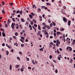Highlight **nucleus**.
I'll return each mask as SVG.
<instances>
[{"mask_svg": "<svg viewBox=\"0 0 75 75\" xmlns=\"http://www.w3.org/2000/svg\"><path fill=\"white\" fill-rule=\"evenodd\" d=\"M67 48H69V50L70 51H72V48L71 47H67Z\"/></svg>", "mask_w": 75, "mask_h": 75, "instance_id": "obj_4", "label": "nucleus"}, {"mask_svg": "<svg viewBox=\"0 0 75 75\" xmlns=\"http://www.w3.org/2000/svg\"><path fill=\"white\" fill-rule=\"evenodd\" d=\"M32 62L34 65H35V62H34V60H32Z\"/></svg>", "mask_w": 75, "mask_h": 75, "instance_id": "obj_20", "label": "nucleus"}, {"mask_svg": "<svg viewBox=\"0 0 75 75\" xmlns=\"http://www.w3.org/2000/svg\"><path fill=\"white\" fill-rule=\"evenodd\" d=\"M22 33H25V32L24 30H22Z\"/></svg>", "mask_w": 75, "mask_h": 75, "instance_id": "obj_57", "label": "nucleus"}, {"mask_svg": "<svg viewBox=\"0 0 75 75\" xmlns=\"http://www.w3.org/2000/svg\"><path fill=\"white\" fill-rule=\"evenodd\" d=\"M12 65L11 64L10 65V71H11V70L12 69Z\"/></svg>", "mask_w": 75, "mask_h": 75, "instance_id": "obj_10", "label": "nucleus"}, {"mask_svg": "<svg viewBox=\"0 0 75 75\" xmlns=\"http://www.w3.org/2000/svg\"><path fill=\"white\" fill-rule=\"evenodd\" d=\"M20 13V11L19 10H18L16 12V13Z\"/></svg>", "mask_w": 75, "mask_h": 75, "instance_id": "obj_46", "label": "nucleus"}, {"mask_svg": "<svg viewBox=\"0 0 75 75\" xmlns=\"http://www.w3.org/2000/svg\"><path fill=\"white\" fill-rule=\"evenodd\" d=\"M43 30H46V28H45V27H43Z\"/></svg>", "mask_w": 75, "mask_h": 75, "instance_id": "obj_64", "label": "nucleus"}, {"mask_svg": "<svg viewBox=\"0 0 75 75\" xmlns=\"http://www.w3.org/2000/svg\"><path fill=\"white\" fill-rule=\"evenodd\" d=\"M2 46L3 47H4V46H5V44H4V43H3L2 45Z\"/></svg>", "mask_w": 75, "mask_h": 75, "instance_id": "obj_61", "label": "nucleus"}, {"mask_svg": "<svg viewBox=\"0 0 75 75\" xmlns=\"http://www.w3.org/2000/svg\"><path fill=\"white\" fill-rule=\"evenodd\" d=\"M2 13H4V14H5V13H6V12H5L4 11V10H3L2 11Z\"/></svg>", "mask_w": 75, "mask_h": 75, "instance_id": "obj_31", "label": "nucleus"}, {"mask_svg": "<svg viewBox=\"0 0 75 75\" xmlns=\"http://www.w3.org/2000/svg\"><path fill=\"white\" fill-rule=\"evenodd\" d=\"M1 31H3V32H4L5 31H4V29H2V28H1Z\"/></svg>", "mask_w": 75, "mask_h": 75, "instance_id": "obj_35", "label": "nucleus"}, {"mask_svg": "<svg viewBox=\"0 0 75 75\" xmlns=\"http://www.w3.org/2000/svg\"><path fill=\"white\" fill-rule=\"evenodd\" d=\"M63 38H65V34H63V36H62Z\"/></svg>", "mask_w": 75, "mask_h": 75, "instance_id": "obj_42", "label": "nucleus"}, {"mask_svg": "<svg viewBox=\"0 0 75 75\" xmlns=\"http://www.w3.org/2000/svg\"><path fill=\"white\" fill-rule=\"evenodd\" d=\"M60 34H61V32H57L56 33L57 35H59Z\"/></svg>", "mask_w": 75, "mask_h": 75, "instance_id": "obj_11", "label": "nucleus"}, {"mask_svg": "<svg viewBox=\"0 0 75 75\" xmlns=\"http://www.w3.org/2000/svg\"><path fill=\"white\" fill-rule=\"evenodd\" d=\"M47 28H48V29H50V28H51V27H50V26H48L47 25Z\"/></svg>", "mask_w": 75, "mask_h": 75, "instance_id": "obj_28", "label": "nucleus"}, {"mask_svg": "<svg viewBox=\"0 0 75 75\" xmlns=\"http://www.w3.org/2000/svg\"><path fill=\"white\" fill-rule=\"evenodd\" d=\"M55 73H56V74H57V73H58V70H57V69H55Z\"/></svg>", "mask_w": 75, "mask_h": 75, "instance_id": "obj_37", "label": "nucleus"}, {"mask_svg": "<svg viewBox=\"0 0 75 75\" xmlns=\"http://www.w3.org/2000/svg\"><path fill=\"white\" fill-rule=\"evenodd\" d=\"M23 36L24 37H26V34H25V33H24L23 34Z\"/></svg>", "mask_w": 75, "mask_h": 75, "instance_id": "obj_60", "label": "nucleus"}, {"mask_svg": "<svg viewBox=\"0 0 75 75\" xmlns=\"http://www.w3.org/2000/svg\"><path fill=\"white\" fill-rule=\"evenodd\" d=\"M19 53L21 55L22 54H23V53L21 51H20L19 52Z\"/></svg>", "mask_w": 75, "mask_h": 75, "instance_id": "obj_26", "label": "nucleus"}, {"mask_svg": "<svg viewBox=\"0 0 75 75\" xmlns=\"http://www.w3.org/2000/svg\"><path fill=\"white\" fill-rule=\"evenodd\" d=\"M9 39H10L9 41H10V42H11V40H12V38L11 37H10Z\"/></svg>", "mask_w": 75, "mask_h": 75, "instance_id": "obj_25", "label": "nucleus"}, {"mask_svg": "<svg viewBox=\"0 0 75 75\" xmlns=\"http://www.w3.org/2000/svg\"><path fill=\"white\" fill-rule=\"evenodd\" d=\"M61 13H62L63 14H65V12H64V11H63V9H62L61 10Z\"/></svg>", "mask_w": 75, "mask_h": 75, "instance_id": "obj_7", "label": "nucleus"}, {"mask_svg": "<svg viewBox=\"0 0 75 75\" xmlns=\"http://www.w3.org/2000/svg\"><path fill=\"white\" fill-rule=\"evenodd\" d=\"M53 62H55V63H57V61H56V60H53Z\"/></svg>", "mask_w": 75, "mask_h": 75, "instance_id": "obj_51", "label": "nucleus"}, {"mask_svg": "<svg viewBox=\"0 0 75 75\" xmlns=\"http://www.w3.org/2000/svg\"><path fill=\"white\" fill-rule=\"evenodd\" d=\"M20 70L21 72H23V71H24V69L23 68H21V69H20Z\"/></svg>", "mask_w": 75, "mask_h": 75, "instance_id": "obj_16", "label": "nucleus"}, {"mask_svg": "<svg viewBox=\"0 0 75 75\" xmlns=\"http://www.w3.org/2000/svg\"><path fill=\"white\" fill-rule=\"evenodd\" d=\"M31 14L32 16H35V14H34L33 12H32L31 13Z\"/></svg>", "mask_w": 75, "mask_h": 75, "instance_id": "obj_22", "label": "nucleus"}, {"mask_svg": "<svg viewBox=\"0 0 75 75\" xmlns=\"http://www.w3.org/2000/svg\"><path fill=\"white\" fill-rule=\"evenodd\" d=\"M19 67H20V65H16L15 66V68H19Z\"/></svg>", "mask_w": 75, "mask_h": 75, "instance_id": "obj_5", "label": "nucleus"}, {"mask_svg": "<svg viewBox=\"0 0 75 75\" xmlns=\"http://www.w3.org/2000/svg\"><path fill=\"white\" fill-rule=\"evenodd\" d=\"M39 50L40 51H43V49H42V48H41V49H40Z\"/></svg>", "mask_w": 75, "mask_h": 75, "instance_id": "obj_49", "label": "nucleus"}, {"mask_svg": "<svg viewBox=\"0 0 75 75\" xmlns=\"http://www.w3.org/2000/svg\"><path fill=\"white\" fill-rule=\"evenodd\" d=\"M71 21L69 20L68 22V25H69V26H70V25H71Z\"/></svg>", "mask_w": 75, "mask_h": 75, "instance_id": "obj_6", "label": "nucleus"}, {"mask_svg": "<svg viewBox=\"0 0 75 75\" xmlns=\"http://www.w3.org/2000/svg\"><path fill=\"white\" fill-rule=\"evenodd\" d=\"M2 34L3 37H6V34H5V33H4V32H3Z\"/></svg>", "mask_w": 75, "mask_h": 75, "instance_id": "obj_8", "label": "nucleus"}, {"mask_svg": "<svg viewBox=\"0 0 75 75\" xmlns=\"http://www.w3.org/2000/svg\"><path fill=\"white\" fill-rule=\"evenodd\" d=\"M29 16L30 18H32L33 17V16H32V15H31V14H29Z\"/></svg>", "mask_w": 75, "mask_h": 75, "instance_id": "obj_12", "label": "nucleus"}, {"mask_svg": "<svg viewBox=\"0 0 75 75\" xmlns=\"http://www.w3.org/2000/svg\"><path fill=\"white\" fill-rule=\"evenodd\" d=\"M34 27H37V25L35 24L34 25Z\"/></svg>", "mask_w": 75, "mask_h": 75, "instance_id": "obj_47", "label": "nucleus"}, {"mask_svg": "<svg viewBox=\"0 0 75 75\" xmlns=\"http://www.w3.org/2000/svg\"><path fill=\"white\" fill-rule=\"evenodd\" d=\"M62 40L63 41H64V42H65V41H66V40H65V38H63Z\"/></svg>", "mask_w": 75, "mask_h": 75, "instance_id": "obj_24", "label": "nucleus"}, {"mask_svg": "<svg viewBox=\"0 0 75 75\" xmlns=\"http://www.w3.org/2000/svg\"><path fill=\"white\" fill-rule=\"evenodd\" d=\"M21 38L22 40H24V37H23V36L21 37Z\"/></svg>", "mask_w": 75, "mask_h": 75, "instance_id": "obj_53", "label": "nucleus"}, {"mask_svg": "<svg viewBox=\"0 0 75 75\" xmlns=\"http://www.w3.org/2000/svg\"><path fill=\"white\" fill-rule=\"evenodd\" d=\"M35 7V5H33V8H34V7Z\"/></svg>", "mask_w": 75, "mask_h": 75, "instance_id": "obj_63", "label": "nucleus"}, {"mask_svg": "<svg viewBox=\"0 0 75 75\" xmlns=\"http://www.w3.org/2000/svg\"><path fill=\"white\" fill-rule=\"evenodd\" d=\"M52 25H53L52 24V23H50V27H52Z\"/></svg>", "mask_w": 75, "mask_h": 75, "instance_id": "obj_40", "label": "nucleus"}, {"mask_svg": "<svg viewBox=\"0 0 75 75\" xmlns=\"http://www.w3.org/2000/svg\"><path fill=\"white\" fill-rule=\"evenodd\" d=\"M6 55H8V54H9V52H8V51H6Z\"/></svg>", "mask_w": 75, "mask_h": 75, "instance_id": "obj_29", "label": "nucleus"}, {"mask_svg": "<svg viewBox=\"0 0 75 75\" xmlns=\"http://www.w3.org/2000/svg\"><path fill=\"white\" fill-rule=\"evenodd\" d=\"M15 35H16V36H17L18 35V33H17V32H16L15 34Z\"/></svg>", "mask_w": 75, "mask_h": 75, "instance_id": "obj_32", "label": "nucleus"}, {"mask_svg": "<svg viewBox=\"0 0 75 75\" xmlns=\"http://www.w3.org/2000/svg\"><path fill=\"white\" fill-rule=\"evenodd\" d=\"M52 55H50V59H52Z\"/></svg>", "mask_w": 75, "mask_h": 75, "instance_id": "obj_43", "label": "nucleus"}, {"mask_svg": "<svg viewBox=\"0 0 75 75\" xmlns=\"http://www.w3.org/2000/svg\"><path fill=\"white\" fill-rule=\"evenodd\" d=\"M45 7V6H42L41 7L42 9H43V8H44Z\"/></svg>", "mask_w": 75, "mask_h": 75, "instance_id": "obj_41", "label": "nucleus"}, {"mask_svg": "<svg viewBox=\"0 0 75 75\" xmlns=\"http://www.w3.org/2000/svg\"><path fill=\"white\" fill-rule=\"evenodd\" d=\"M57 52L58 54H59V50H58V49H57Z\"/></svg>", "mask_w": 75, "mask_h": 75, "instance_id": "obj_27", "label": "nucleus"}, {"mask_svg": "<svg viewBox=\"0 0 75 75\" xmlns=\"http://www.w3.org/2000/svg\"><path fill=\"white\" fill-rule=\"evenodd\" d=\"M38 29L40 30H41V27L39 25H38Z\"/></svg>", "mask_w": 75, "mask_h": 75, "instance_id": "obj_19", "label": "nucleus"}, {"mask_svg": "<svg viewBox=\"0 0 75 75\" xmlns=\"http://www.w3.org/2000/svg\"><path fill=\"white\" fill-rule=\"evenodd\" d=\"M58 42H57L56 44V46H57V47H59V43H58Z\"/></svg>", "mask_w": 75, "mask_h": 75, "instance_id": "obj_23", "label": "nucleus"}, {"mask_svg": "<svg viewBox=\"0 0 75 75\" xmlns=\"http://www.w3.org/2000/svg\"><path fill=\"white\" fill-rule=\"evenodd\" d=\"M52 23L53 24L54 26H55V23L53 22H52Z\"/></svg>", "mask_w": 75, "mask_h": 75, "instance_id": "obj_38", "label": "nucleus"}, {"mask_svg": "<svg viewBox=\"0 0 75 75\" xmlns=\"http://www.w3.org/2000/svg\"><path fill=\"white\" fill-rule=\"evenodd\" d=\"M5 4V3H4V2H2V5H4V4Z\"/></svg>", "mask_w": 75, "mask_h": 75, "instance_id": "obj_58", "label": "nucleus"}, {"mask_svg": "<svg viewBox=\"0 0 75 75\" xmlns=\"http://www.w3.org/2000/svg\"><path fill=\"white\" fill-rule=\"evenodd\" d=\"M23 13V11H19V14H21V15H22V14Z\"/></svg>", "mask_w": 75, "mask_h": 75, "instance_id": "obj_18", "label": "nucleus"}, {"mask_svg": "<svg viewBox=\"0 0 75 75\" xmlns=\"http://www.w3.org/2000/svg\"><path fill=\"white\" fill-rule=\"evenodd\" d=\"M33 21H34V22H35V23H37V21H36V20H35V19H33Z\"/></svg>", "mask_w": 75, "mask_h": 75, "instance_id": "obj_33", "label": "nucleus"}, {"mask_svg": "<svg viewBox=\"0 0 75 75\" xmlns=\"http://www.w3.org/2000/svg\"><path fill=\"white\" fill-rule=\"evenodd\" d=\"M40 34H41V33H40V31H38V35H40Z\"/></svg>", "mask_w": 75, "mask_h": 75, "instance_id": "obj_36", "label": "nucleus"}, {"mask_svg": "<svg viewBox=\"0 0 75 75\" xmlns=\"http://www.w3.org/2000/svg\"><path fill=\"white\" fill-rule=\"evenodd\" d=\"M63 21L64 23H67V18L65 17H63Z\"/></svg>", "mask_w": 75, "mask_h": 75, "instance_id": "obj_1", "label": "nucleus"}, {"mask_svg": "<svg viewBox=\"0 0 75 75\" xmlns=\"http://www.w3.org/2000/svg\"><path fill=\"white\" fill-rule=\"evenodd\" d=\"M8 23H11V21H10L9 19H8Z\"/></svg>", "mask_w": 75, "mask_h": 75, "instance_id": "obj_30", "label": "nucleus"}, {"mask_svg": "<svg viewBox=\"0 0 75 75\" xmlns=\"http://www.w3.org/2000/svg\"><path fill=\"white\" fill-rule=\"evenodd\" d=\"M60 30L61 31H64V29L63 28H61L60 29Z\"/></svg>", "mask_w": 75, "mask_h": 75, "instance_id": "obj_17", "label": "nucleus"}, {"mask_svg": "<svg viewBox=\"0 0 75 75\" xmlns=\"http://www.w3.org/2000/svg\"><path fill=\"white\" fill-rule=\"evenodd\" d=\"M14 23H13L11 25V27L12 28L14 29Z\"/></svg>", "mask_w": 75, "mask_h": 75, "instance_id": "obj_3", "label": "nucleus"}, {"mask_svg": "<svg viewBox=\"0 0 75 75\" xmlns=\"http://www.w3.org/2000/svg\"><path fill=\"white\" fill-rule=\"evenodd\" d=\"M29 23H28V22H26V23L25 24V25H26L27 24H28V25Z\"/></svg>", "mask_w": 75, "mask_h": 75, "instance_id": "obj_48", "label": "nucleus"}, {"mask_svg": "<svg viewBox=\"0 0 75 75\" xmlns=\"http://www.w3.org/2000/svg\"><path fill=\"white\" fill-rule=\"evenodd\" d=\"M46 4L47 6H51V4H50L49 2L47 3Z\"/></svg>", "mask_w": 75, "mask_h": 75, "instance_id": "obj_15", "label": "nucleus"}, {"mask_svg": "<svg viewBox=\"0 0 75 75\" xmlns=\"http://www.w3.org/2000/svg\"><path fill=\"white\" fill-rule=\"evenodd\" d=\"M20 41H21L22 42H23V43H24V41L23 40H22V39H20Z\"/></svg>", "mask_w": 75, "mask_h": 75, "instance_id": "obj_54", "label": "nucleus"}, {"mask_svg": "<svg viewBox=\"0 0 75 75\" xmlns=\"http://www.w3.org/2000/svg\"><path fill=\"white\" fill-rule=\"evenodd\" d=\"M59 56L60 57L58 56V60H59V61H60V60H61V58H62V56H61V54H59Z\"/></svg>", "mask_w": 75, "mask_h": 75, "instance_id": "obj_2", "label": "nucleus"}, {"mask_svg": "<svg viewBox=\"0 0 75 75\" xmlns=\"http://www.w3.org/2000/svg\"><path fill=\"white\" fill-rule=\"evenodd\" d=\"M48 33L47 32H46L45 33V35H48Z\"/></svg>", "mask_w": 75, "mask_h": 75, "instance_id": "obj_59", "label": "nucleus"}, {"mask_svg": "<svg viewBox=\"0 0 75 75\" xmlns=\"http://www.w3.org/2000/svg\"><path fill=\"white\" fill-rule=\"evenodd\" d=\"M27 20L28 21H31V20L30 19V18H27Z\"/></svg>", "mask_w": 75, "mask_h": 75, "instance_id": "obj_44", "label": "nucleus"}, {"mask_svg": "<svg viewBox=\"0 0 75 75\" xmlns=\"http://www.w3.org/2000/svg\"><path fill=\"white\" fill-rule=\"evenodd\" d=\"M10 5H11V6H13V3H10Z\"/></svg>", "mask_w": 75, "mask_h": 75, "instance_id": "obj_55", "label": "nucleus"}, {"mask_svg": "<svg viewBox=\"0 0 75 75\" xmlns=\"http://www.w3.org/2000/svg\"><path fill=\"white\" fill-rule=\"evenodd\" d=\"M17 58L18 59V60H19V61H20V57H17Z\"/></svg>", "mask_w": 75, "mask_h": 75, "instance_id": "obj_34", "label": "nucleus"}, {"mask_svg": "<svg viewBox=\"0 0 75 75\" xmlns=\"http://www.w3.org/2000/svg\"><path fill=\"white\" fill-rule=\"evenodd\" d=\"M19 27H20L21 28L23 29V27H22V26H21V25H20Z\"/></svg>", "mask_w": 75, "mask_h": 75, "instance_id": "obj_39", "label": "nucleus"}, {"mask_svg": "<svg viewBox=\"0 0 75 75\" xmlns=\"http://www.w3.org/2000/svg\"><path fill=\"white\" fill-rule=\"evenodd\" d=\"M52 47V45H49V48H51Z\"/></svg>", "mask_w": 75, "mask_h": 75, "instance_id": "obj_56", "label": "nucleus"}, {"mask_svg": "<svg viewBox=\"0 0 75 75\" xmlns=\"http://www.w3.org/2000/svg\"><path fill=\"white\" fill-rule=\"evenodd\" d=\"M30 23L31 25H33V24H34V23H33V22L32 21H30Z\"/></svg>", "mask_w": 75, "mask_h": 75, "instance_id": "obj_21", "label": "nucleus"}, {"mask_svg": "<svg viewBox=\"0 0 75 75\" xmlns=\"http://www.w3.org/2000/svg\"><path fill=\"white\" fill-rule=\"evenodd\" d=\"M48 22L49 23H51V20H48Z\"/></svg>", "mask_w": 75, "mask_h": 75, "instance_id": "obj_62", "label": "nucleus"}, {"mask_svg": "<svg viewBox=\"0 0 75 75\" xmlns=\"http://www.w3.org/2000/svg\"><path fill=\"white\" fill-rule=\"evenodd\" d=\"M21 21L22 22H25V20H24V19L23 18H21Z\"/></svg>", "mask_w": 75, "mask_h": 75, "instance_id": "obj_9", "label": "nucleus"}, {"mask_svg": "<svg viewBox=\"0 0 75 75\" xmlns=\"http://www.w3.org/2000/svg\"><path fill=\"white\" fill-rule=\"evenodd\" d=\"M29 26L30 28V30H32V26H31V25H30V24H29Z\"/></svg>", "mask_w": 75, "mask_h": 75, "instance_id": "obj_14", "label": "nucleus"}, {"mask_svg": "<svg viewBox=\"0 0 75 75\" xmlns=\"http://www.w3.org/2000/svg\"><path fill=\"white\" fill-rule=\"evenodd\" d=\"M13 38H14L15 39H16V38H17L15 36H13Z\"/></svg>", "mask_w": 75, "mask_h": 75, "instance_id": "obj_52", "label": "nucleus"}, {"mask_svg": "<svg viewBox=\"0 0 75 75\" xmlns=\"http://www.w3.org/2000/svg\"><path fill=\"white\" fill-rule=\"evenodd\" d=\"M6 46H7V47H8V48H11V47H10V46L8 45L7 44H6Z\"/></svg>", "mask_w": 75, "mask_h": 75, "instance_id": "obj_13", "label": "nucleus"}, {"mask_svg": "<svg viewBox=\"0 0 75 75\" xmlns=\"http://www.w3.org/2000/svg\"><path fill=\"white\" fill-rule=\"evenodd\" d=\"M12 20H13V21H14L15 22H16V21L14 20H15L14 18H12Z\"/></svg>", "mask_w": 75, "mask_h": 75, "instance_id": "obj_50", "label": "nucleus"}, {"mask_svg": "<svg viewBox=\"0 0 75 75\" xmlns=\"http://www.w3.org/2000/svg\"><path fill=\"white\" fill-rule=\"evenodd\" d=\"M21 46L22 47H23L24 46V45H23V44H21Z\"/></svg>", "mask_w": 75, "mask_h": 75, "instance_id": "obj_45", "label": "nucleus"}]
</instances>
